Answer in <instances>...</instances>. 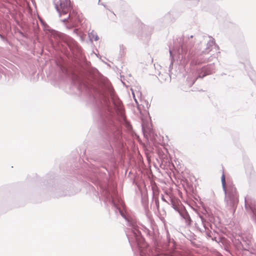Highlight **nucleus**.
<instances>
[{
    "label": "nucleus",
    "mask_w": 256,
    "mask_h": 256,
    "mask_svg": "<svg viewBox=\"0 0 256 256\" xmlns=\"http://www.w3.org/2000/svg\"><path fill=\"white\" fill-rule=\"evenodd\" d=\"M102 196L104 198L105 202H108L114 208L116 211L118 212L127 222L128 226L126 234L134 254L138 256H184L182 254L176 250V242L173 238H170L168 232L166 234V245L162 248L159 246L158 242L152 236L154 230L153 222L150 218V228L148 229L146 226H142V230L152 239L154 243V248L151 250L148 248L147 244L142 236L136 222L131 218L127 217L124 210V203L118 198L116 190L112 188H102Z\"/></svg>",
    "instance_id": "obj_2"
},
{
    "label": "nucleus",
    "mask_w": 256,
    "mask_h": 256,
    "mask_svg": "<svg viewBox=\"0 0 256 256\" xmlns=\"http://www.w3.org/2000/svg\"><path fill=\"white\" fill-rule=\"evenodd\" d=\"M173 208L176 211H177L179 213L182 218L184 220L187 226H191L192 221L190 217V214H188V212H187L185 208L183 206L178 207L174 204Z\"/></svg>",
    "instance_id": "obj_11"
},
{
    "label": "nucleus",
    "mask_w": 256,
    "mask_h": 256,
    "mask_svg": "<svg viewBox=\"0 0 256 256\" xmlns=\"http://www.w3.org/2000/svg\"><path fill=\"white\" fill-rule=\"evenodd\" d=\"M68 16L66 18L63 19L62 20V22H68V20H69L71 22H74V21L76 20L77 19V14L76 12V11L72 9H72L70 10V12H68Z\"/></svg>",
    "instance_id": "obj_13"
},
{
    "label": "nucleus",
    "mask_w": 256,
    "mask_h": 256,
    "mask_svg": "<svg viewBox=\"0 0 256 256\" xmlns=\"http://www.w3.org/2000/svg\"><path fill=\"white\" fill-rule=\"evenodd\" d=\"M80 88L94 99L96 117L106 130V138L109 144L106 148L110 152L114 148L120 152L124 144L120 125H124L128 130L132 128L124 113L122 101L115 96L111 86L92 75L80 80Z\"/></svg>",
    "instance_id": "obj_1"
},
{
    "label": "nucleus",
    "mask_w": 256,
    "mask_h": 256,
    "mask_svg": "<svg viewBox=\"0 0 256 256\" xmlns=\"http://www.w3.org/2000/svg\"><path fill=\"white\" fill-rule=\"evenodd\" d=\"M194 36H184L178 39V45L177 62L182 65H186L190 62V66H195L206 61L202 55L208 54L211 52L214 47L219 49L218 46L216 44L214 39L210 36H204L203 40L206 42V46L202 52L200 44H195V40H193Z\"/></svg>",
    "instance_id": "obj_3"
},
{
    "label": "nucleus",
    "mask_w": 256,
    "mask_h": 256,
    "mask_svg": "<svg viewBox=\"0 0 256 256\" xmlns=\"http://www.w3.org/2000/svg\"><path fill=\"white\" fill-rule=\"evenodd\" d=\"M154 202L156 207L157 210H159L160 204H159V200L158 198L154 197Z\"/></svg>",
    "instance_id": "obj_15"
},
{
    "label": "nucleus",
    "mask_w": 256,
    "mask_h": 256,
    "mask_svg": "<svg viewBox=\"0 0 256 256\" xmlns=\"http://www.w3.org/2000/svg\"><path fill=\"white\" fill-rule=\"evenodd\" d=\"M0 35H1V34H0Z\"/></svg>",
    "instance_id": "obj_29"
},
{
    "label": "nucleus",
    "mask_w": 256,
    "mask_h": 256,
    "mask_svg": "<svg viewBox=\"0 0 256 256\" xmlns=\"http://www.w3.org/2000/svg\"><path fill=\"white\" fill-rule=\"evenodd\" d=\"M221 181L222 189L224 192V202L226 208L234 213L238 203V194L236 188L232 182L226 183L225 176L223 174Z\"/></svg>",
    "instance_id": "obj_4"
},
{
    "label": "nucleus",
    "mask_w": 256,
    "mask_h": 256,
    "mask_svg": "<svg viewBox=\"0 0 256 256\" xmlns=\"http://www.w3.org/2000/svg\"><path fill=\"white\" fill-rule=\"evenodd\" d=\"M54 6L60 16L68 14L72 9L70 0H58L56 2H54Z\"/></svg>",
    "instance_id": "obj_9"
},
{
    "label": "nucleus",
    "mask_w": 256,
    "mask_h": 256,
    "mask_svg": "<svg viewBox=\"0 0 256 256\" xmlns=\"http://www.w3.org/2000/svg\"><path fill=\"white\" fill-rule=\"evenodd\" d=\"M72 24H66V26L68 28V29H70L71 28L72 26H74V25H73V23L74 22H72Z\"/></svg>",
    "instance_id": "obj_18"
},
{
    "label": "nucleus",
    "mask_w": 256,
    "mask_h": 256,
    "mask_svg": "<svg viewBox=\"0 0 256 256\" xmlns=\"http://www.w3.org/2000/svg\"><path fill=\"white\" fill-rule=\"evenodd\" d=\"M210 226V228L212 229V227L211 225Z\"/></svg>",
    "instance_id": "obj_27"
},
{
    "label": "nucleus",
    "mask_w": 256,
    "mask_h": 256,
    "mask_svg": "<svg viewBox=\"0 0 256 256\" xmlns=\"http://www.w3.org/2000/svg\"><path fill=\"white\" fill-rule=\"evenodd\" d=\"M215 72V66L214 64H208L202 68L198 70L197 78H203L207 75L210 74Z\"/></svg>",
    "instance_id": "obj_12"
},
{
    "label": "nucleus",
    "mask_w": 256,
    "mask_h": 256,
    "mask_svg": "<svg viewBox=\"0 0 256 256\" xmlns=\"http://www.w3.org/2000/svg\"><path fill=\"white\" fill-rule=\"evenodd\" d=\"M73 33L76 34L78 36H81V32L78 30V28H74L73 30Z\"/></svg>",
    "instance_id": "obj_17"
},
{
    "label": "nucleus",
    "mask_w": 256,
    "mask_h": 256,
    "mask_svg": "<svg viewBox=\"0 0 256 256\" xmlns=\"http://www.w3.org/2000/svg\"><path fill=\"white\" fill-rule=\"evenodd\" d=\"M144 28L145 29L146 28V26H144Z\"/></svg>",
    "instance_id": "obj_25"
},
{
    "label": "nucleus",
    "mask_w": 256,
    "mask_h": 256,
    "mask_svg": "<svg viewBox=\"0 0 256 256\" xmlns=\"http://www.w3.org/2000/svg\"><path fill=\"white\" fill-rule=\"evenodd\" d=\"M104 172L102 171V170L100 169V170H96V172Z\"/></svg>",
    "instance_id": "obj_22"
},
{
    "label": "nucleus",
    "mask_w": 256,
    "mask_h": 256,
    "mask_svg": "<svg viewBox=\"0 0 256 256\" xmlns=\"http://www.w3.org/2000/svg\"><path fill=\"white\" fill-rule=\"evenodd\" d=\"M101 168H102V169H104V170H106V171H108L107 169H106V168H105V167H104V166H102V167H101Z\"/></svg>",
    "instance_id": "obj_23"
},
{
    "label": "nucleus",
    "mask_w": 256,
    "mask_h": 256,
    "mask_svg": "<svg viewBox=\"0 0 256 256\" xmlns=\"http://www.w3.org/2000/svg\"><path fill=\"white\" fill-rule=\"evenodd\" d=\"M52 34L56 40H62L66 44L73 54L78 50L77 42L70 36L56 31H53Z\"/></svg>",
    "instance_id": "obj_6"
},
{
    "label": "nucleus",
    "mask_w": 256,
    "mask_h": 256,
    "mask_svg": "<svg viewBox=\"0 0 256 256\" xmlns=\"http://www.w3.org/2000/svg\"><path fill=\"white\" fill-rule=\"evenodd\" d=\"M40 20L41 23L42 24L43 26H44V27H48V26L44 22H43L41 19Z\"/></svg>",
    "instance_id": "obj_19"
},
{
    "label": "nucleus",
    "mask_w": 256,
    "mask_h": 256,
    "mask_svg": "<svg viewBox=\"0 0 256 256\" xmlns=\"http://www.w3.org/2000/svg\"><path fill=\"white\" fill-rule=\"evenodd\" d=\"M209 224L206 222L202 216H199L198 220L195 222V227L201 232H205L206 236L209 238H212V240L218 242L216 237L212 238L210 234L211 232L208 230V226Z\"/></svg>",
    "instance_id": "obj_8"
},
{
    "label": "nucleus",
    "mask_w": 256,
    "mask_h": 256,
    "mask_svg": "<svg viewBox=\"0 0 256 256\" xmlns=\"http://www.w3.org/2000/svg\"><path fill=\"white\" fill-rule=\"evenodd\" d=\"M162 200L163 201H165V202H166V200L164 199V196L163 195H162Z\"/></svg>",
    "instance_id": "obj_21"
},
{
    "label": "nucleus",
    "mask_w": 256,
    "mask_h": 256,
    "mask_svg": "<svg viewBox=\"0 0 256 256\" xmlns=\"http://www.w3.org/2000/svg\"><path fill=\"white\" fill-rule=\"evenodd\" d=\"M0 38L2 40H6V38L3 36L2 34L0 35Z\"/></svg>",
    "instance_id": "obj_20"
},
{
    "label": "nucleus",
    "mask_w": 256,
    "mask_h": 256,
    "mask_svg": "<svg viewBox=\"0 0 256 256\" xmlns=\"http://www.w3.org/2000/svg\"><path fill=\"white\" fill-rule=\"evenodd\" d=\"M194 82H195L194 80V81L192 82V84L190 85V86H192V85L194 83Z\"/></svg>",
    "instance_id": "obj_24"
},
{
    "label": "nucleus",
    "mask_w": 256,
    "mask_h": 256,
    "mask_svg": "<svg viewBox=\"0 0 256 256\" xmlns=\"http://www.w3.org/2000/svg\"><path fill=\"white\" fill-rule=\"evenodd\" d=\"M100 0H98V2H100Z\"/></svg>",
    "instance_id": "obj_28"
},
{
    "label": "nucleus",
    "mask_w": 256,
    "mask_h": 256,
    "mask_svg": "<svg viewBox=\"0 0 256 256\" xmlns=\"http://www.w3.org/2000/svg\"><path fill=\"white\" fill-rule=\"evenodd\" d=\"M245 208L252 216V218L256 224V200L248 194L244 198Z\"/></svg>",
    "instance_id": "obj_7"
},
{
    "label": "nucleus",
    "mask_w": 256,
    "mask_h": 256,
    "mask_svg": "<svg viewBox=\"0 0 256 256\" xmlns=\"http://www.w3.org/2000/svg\"><path fill=\"white\" fill-rule=\"evenodd\" d=\"M88 36L91 41L93 40L96 41L99 39L97 34L94 30H92L90 32L88 33Z\"/></svg>",
    "instance_id": "obj_14"
},
{
    "label": "nucleus",
    "mask_w": 256,
    "mask_h": 256,
    "mask_svg": "<svg viewBox=\"0 0 256 256\" xmlns=\"http://www.w3.org/2000/svg\"><path fill=\"white\" fill-rule=\"evenodd\" d=\"M246 240H243V242L246 244V247L244 248L250 252V256H256V241L253 240L251 236L246 238ZM244 246V244H242Z\"/></svg>",
    "instance_id": "obj_10"
},
{
    "label": "nucleus",
    "mask_w": 256,
    "mask_h": 256,
    "mask_svg": "<svg viewBox=\"0 0 256 256\" xmlns=\"http://www.w3.org/2000/svg\"><path fill=\"white\" fill-rule=\"evenodd\" d=\"M134 100H135V102H136V98H134Z\"/></svg>",
    "instance_id": "obj_26"
},
{
    "label": "nucleus",
    "mask_w": 256,
    "mask_h": 256,
    "mask_svg": "<svg viewBox=\"0 0 256 256\" xmlns=\"http://www.w3.org/2000/svg\"><path fill=\"white\" fill-rule=\"evenodd\" d=\"M178 48H177V44H176V42H175L174 44V49L173 50H171V49L170 48L169 52L170 54V64L169 66L168 72H159L158 78L161 82H170L171 81V76L170 72L172 68L174 58H178Z\"/></svg>",
    "instance_id": "obj_5"
},
{
    "label": "nucleus",
    "mask_w": 256,
    "mask_h": 256,
    "mask_svg": "<svg viewBox=\"0 0 256 256\" xmlns=\"http://www.w3.org/2000/svg\"><path fill=\"white\" fill-rule=\"evenodd\" d=\"M99 180H100V176H96V178H92V182L96 184H98Z\"/></svg>",
    "instance_id": "obj_16"
}]
</instances>
